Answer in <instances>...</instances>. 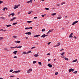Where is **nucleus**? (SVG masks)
Listing matches in <instances>:
<instances>
[{
	"instance_id": "1",
	"label": "nucleus",
	"mask_w": 79,
	"mask_h": 79,
	"mask_svg": "<svg viewBox=\"0 0 79 79\" xmlns=\"http://www.w3.org/2000/svg\"><path fill=\"white\" fill-rule=\"evenodd\" d=\"M74 69H70L69 70V73H71V71L72 72H73V71H74Z\"/></svg>"
},
{
	"instance_id": "2",
	"label": "nucleus",
	"mask_w": 79,
	"mask_h": 79,
	"mask_svg": "<svg viewBox=\"0 0 79 79\" xmlns=\"http://www.w3.org/2000/svg\"><path fill=\"white\" fill-rule=\"evenodd\" d=\"M78 22V21H76L75 22H73L72 24V26H74V24H76V23H77Z\"/></svg>"
},
{
	"instance_id": "3",
	"label": "nucleus",
	"mask_w": 79,
	"mask_h": 79,
	"mask_svg": "<svg viewBox=\"0 0 79 79\" xmlns=\"http://www.w3.org/2000/svg\"><path fill=\"white\" fill-rule=\"evenodd\" d=\"M31 34L32 33L30 32H26V33H25V34L28 35H31Z\"/></svg>"
},
{
	"instance_id": "4",
	"label": "nucleus",
	"mask_w": 79,
	"mask_h": 79,
	"mask_svg": "<svg viewBox=\"0 0 79 79\" xmlns=\"http://www.w3.org/2000/svg\"><path fill=\"white\" fill-rule=\"evenodd\" d=\"M73 34V33H71L69 36V37L70 38H72L73 37V36L72 35Z\"/></svg>"
},
{
	"instance_id": "5",
	"label": "nucleus",
	"mask_w": 79,
	"mask_h": 79,
	"mask_svg": "<svg viewBox=\"0 0 79 79\" xmlns=\"http://www.w3.org/2000/svg\"><path fill=\"white\" fill-rule=\"evenodd\" d=\"M16 17H13L12 19H10V21H13V20H15V19H16Z\"/></svg>"
},
{
	"instance_id": "6",
	"label": "nucleus",
	"mask_w": 79,
	"mask_h": 79,
	"mask_svg": "<svg viewBox=\"0 0 79 79\" xmlns=\"http://www.w3.org/2000/svg\"><path fill=\"white\" fill-rule=\"evenodd\" d=\"M48 66H49L50 68H52V65L51 64H48Z\"/></svg>"
},
{
	"instance_id": "7",
	"label": "nucleus",
	"mask_w": 79,
	"mask_h": 79,
	"mask_svg": "<svg viewBox=\"0 0 79 79\" xmlns=\"http://www.w3.org/2000/svg\"><path fill=\"white\" fill-rule=\"evenodd\" d=\"M32 3V0H31L30 1H28L27 2V3Z\"/></svg>"
},
{
	"instance_id": "8",
	"label": "nucleus",
	"mask_w": 79,
	"mask_h": 79,
	"mask_svg": "<svg viewBox=\"0 0 79 79\" xmlns=\"http://www.w3.org/2000/svg\"><path fill=\"white\" fill-rule=\"evenodd\" d=\"M43 37V38H44L45 37V34H44V35H43L41 36H40V37Z\"/></svg>"
},
{
	"instance_id": "9",
	"label": "nucleus",
	"mask_w": 79,
	"mask_h": 79,
	"mask_svg": "<svg viewBox=\"0 0 79 79\" xmlns=\"http://www.w3.org/2000/svg\"><path fill=\"white\" fill-rule=\"evenodd\" d=\"M14 9H16V8H18V6L16 5H15V6L14 7Z\"/></svg>"
},
{
	"instance_id": "10",
	"label": "nucleus",
	"mask_w": 79,
	"mask_h": 79,
	"mask_svg": "<svg viewBox=\"0 0 79 79\" xmlns=\"http://www.w3.org/2000/svg\"><path fill=\"white\" fill-rule=\"evenodd\" d=\"M15 42H16V43H19L21 42V41H15Z\"/></svg>"
},
{
	"instance_id": "11",
	"label": "nucleus",
	"mask_w": 79,
	"mask_h": 79,
	"mask_svg": "<svg viewBox=\"0 0 79 79\" xmlns=\"http://www.w3.org/2000/svg\"><path fill=\"white\" fill-rule=\"evenodd\" d=\"M17 52H18V51H14V52H13V53H14V54H15V55H16V54L17 53Z\"/></svg>"
},
{
	"instance_id": "12",
	"label": "nucleus",
	"mask_w": 79,
	"mask_h": 79,
	"mask_svg": "<svg viewBox=\"0 0 79 79\" xmlns=\"http://www.w3.org/2000/svg\"><path fill=\"white\" fill-rule=\"evenodd\" d=\"M16 48H21L22 47V46H18V47H17V46H16Z\"/></svg>"
},
{
	"instance_id": "13",
	"label": "nucleus",
	"mask_w": 79,
	"mask_h": 79,
	"mask_svg": "<svg viewBox=\"0 0 79 79\" xmlns=\"http://www.w3.org/2000/svg\"><path fill=\"white\" fill-rule=\"evenodd\" d=\"M77 59H76L75 60H73V61H72V63H74L75 62H76V61H77Z\"/></svg>"
},
{
	"instance_id": "14",
	"label": "nucleus",
	"mask_w": 79,
	"mask_h": 79,
	"mask_svg": "<svg viewBox=\"0 0 79 79\" xmlns=\"http://www.w3.org/2000/svg\"><path fill=\"white\" fill-rule=\"evenodd\" d=\"M40 35H36L35 36H34V37H39V36H40Z\"/></svg>"
},
{
	"instance_id": "15",
	"label": "nucleus",
	"mask_w": 79,
	"mask_h": 79,
	"mask_svg": "<svg viewBox=\"0 0 79 79\" xmlns=\"http://www.w3.org/2000/svg\"><path fill=\"white\" fill-rule=\"evenodd\" d=\"M32 53L31 51H29L28 52H27V54H28V53Z\"/></svg>"
},
{
	"instance_id": "16",
	"label": "nucleus",
	"mask_w": 79,
	"mask_h": 79,
	"mask_svg": "<svg viewBox=\"0 0 79 79\" xmlns=\"http://www.w3.org/2000/svg\"><path fill=\"white\" fill-rule=\"evenodd\" d=\"M64 54H65V52H63L62 53H60V55H62V56H63V55H64Z\"/></svg>"
},
{
	"instance_id": "17",
	"label": "nucleus",
	"mask_w": 79,
	"mask_h": 79,
	"mask_svg": "<svg viewBox=\"0 0 79 79\" xmlns=\"http://www.w3.org/2000/svg\"><path fill=\"white\" fill-rule=\"evenodd\" d=\"M34 56H35V57H37V56H39V55L38 54L34 55Z\"/></svg>"
},
{
	"instance_id": "18",
	"label": "nucleus",
	"mask_w": 79,
	"mask_h": 79,
	"mask_svg": "<svg viewBox=\"0 0 79 79\" xmlns=\"http://www.w3.org/2000/svg\"><path fill=\"white\" fill-rule=\"evenodd\" d=\"M6 26L7 27H10V26H11V25H6Z\"/></svg>"
},
{
	"instance_id": "19",
	"label": "nucleus",
	"mask_w": 79,
	"mask_h": 79,
	"mask_svg": "<svg viewBox=\"0 0 79 79\" xmlns=\"http://www.w3.org/2000/svg\"><path fill=\"white\" fill-rule=\"evenodd\" d=\"M38 64H40V66H42V63H41L40 62H38Z\"/></svg>"
},
{
	"instance_id": "20",
	"label": "nucleus",
	"mask_w": 79,
	"mask_h": 79,
	"mask_svg": "<svg viewBox=\"0 0 79 79\" xmlns=\"http://www.w3.org/2000/svg\"><path fill=\"white\" fill-rule=\"evenodd\" d=\"M56 13H54L53 14H52L51 15L52 16H55V15H56Z\"/></svg>"
},
{
	"instance_id": "21",
	"label": "nucleus",
	"mask_w": 79,
	"mask_h": 79,
	"mask_svg": "<svg viewBox=\"0 0 79 79\" xmlns=\"http://www.w3.org/2000/svg\"><path fill=\"white\" fill-rule=\"evenodd\" d=\"M53 31V29L49 30V32H52Z\"/></svg>"
},
{
	"instance_id": "22",
	"label": "nucleus",
	"mask_w": 79,
	"mask_h": 79,
	"mask_svg": "<svg viewBox=\"0 0 79 79\" xmlns=\"http://www.w3.org/2000/svg\"><path fill=\"white\" fill-rule=\"evenodd\" d=\"M57 18L58 19H60L61 18V17H58Z\"/></svg>"
},
{
	"instance_id": "23",
	"label": "nucleus",
	"mask_w": 79,
	"mask_h": 79,
	"mask_svg": "<svg viewBox=\"0 0 79 79\" xmlns=\"http://www.w3.org/2000/svg\"><path fill=\"white\" fill-rule=\"evenodd\" d=\"M17 24V23H13L12 24L13 25V26H15V25H16Z\"/></svg>"
},
{
	"instance_id": "24",
	"label": "nucleus",
	"mask_w": 79,
	"mask_h": 79,
	"mask_svg": "<svg viewBox=\"0 0 79 79\" xmlns=\"http://www.w3.org/2000/svg\"><path fill=\"white\" fill-rule=\"evenodd\" d=\"M65 60H67V61H68V60H69V59H68L66 57L65 58Z\"/></svg>"
},
{
	"instance_id": "25",
	"label": "nucleus",
	"mask_w": 79,
	"mask_h": 79,
	"mask_svg": "<svg viewBox=\"0 0 79 79\" xmlns=\"http://www.w3.org/2000/svg\"><path fill=\"white\" fill-rule=\"evenodd\" d=\"M27 23H32V21H27Z\"/></svg>"
},
{
	"instance_id": "26",
	"label": "nucleus",
	"mask_w": 79,
	"mask_h": 79,
	"mask_svg": "<svg viewBox=\"0 0 79 79\" xmlns=\"http://www.w3.org/2000/svg\"><path fill=\"white\" fill-rule=\"evenodd\" d=\"M20 72V70H18L17 71H16V73H19Z\"/></svg>"
},
{
	"instance_id": "27",
	"label": "nucleus",
	"mask_w": 79,
	"mask_h": 79,
	"mask_svg": "<svg viewBox=\"0 0 79 79\" xmlns=\"http://www.w3.org/2000/svg\"><path fill=\"white\" fill-rule=\"evenodd\" d=\"M20 72V70H18L17 71H16V73H19Z\"/></svg>"
},
{
	"instance_id": "28",
	"label": "nucleus",
	"mask_w": 79,
	"mask_h": 79,
	"mask_svg": "<svg viewBox=\"0 0 79 79\" xmlns=\"http://www.w3.org/2000/svg\"><path fill=\"white\" fill-rule=\"evenodd\" d=\"M17 47H10V48L12 49V48H16Z\"/></svg>"
},
{
	"instance_id": "29",
	"label": "nucleus",
	"mask_w": 79,
	"mask_h": 79,
	"mask_svg": "<svg viewBox=\"0 0 79 79\" xmlns=\"http://www.w3.org/2000/svg\"><path fill=\"white\" fill-rule=\"evenodd\" d=\"M73 73H74L75 74H77V71H76L75 72H73Z\"/></svg>"
},
{
	"instance_id": "30",
	"label": "nucleus",
	"mask_w": 79,
	"mask_h": 79,
	"mask_svg": "<svg viewBox=\"0 0 79 79\" xmlns=\"http://www.w3.org/2000/svg\"><path fill=\"white\" fill-rule=\"evenodd\" d=\"M45 29H42V32H44V31H45Z\"/></svg>"
},
{
	"instance_id": "31",
	"label": "nucleus",
	"mask_w": 79,
	"mask_h": 79,
	"mask_svg": "<svg viewBox=\"0 0 79 79\" xmlns=\"http://www.w3.org/2000/svg\"><path fill=\"white\" fill-rule=\"evenodd\" d=\"M65 2H62V3H61V5H64V4H65Z\"/></svg>"
},
{
	"instance_id": "32",
	"label": "nucleus",
	"mask_w": 79,
	"mask_h": 79,
	"mask_svg": "<svg viewBox=\"0 0 79 79\" xmlns=\"http://www.w3.org/2000/svg\"><path fill=\"white\" fill-rule=\"evenodd\" d=\"M3 39V38L2 37H0V40H2Z\"/></svg>"
},
{
	"instance_id": "33",
	"label": "nucleus",
	"mask_w": 79,
	"mask_h": 79,
	"mask_svg": "<svg viewBox=\"0 0 79 79\" xmlns=\"http://www.w3.org/2000/svg\"><path fill=\"white\" fill-rule=\"evenodd\" d=\"M36 61H33V64H35V63H36Z\"/></svg>"
},
{
	"instance_id": "34",
	"label": "nucleus",
	"mask_w": 79,
	"mask_h": 79,
	"mask_svg": "<svg viewBox=\"0 0 79 79\" xmlns=\"http://www.w3.org/2000/svg\"><path fill=\"white\" fill-rule=\"evenodd\" d=\"M58 74V73L56 72L55 73V75H57Z\"/></svg>"
},
{
	"instance_id": "35",
	"label": "nucleus",
	"mask_w": 79,
	"mask_h": 79,
	"mask_svg": "<svg viewBox=\"0 0 79 79\" xmlns=\"http://www.w3.org/2000/svg\"><path fill=\"white\" fill-rule=\"evenodd\" d=\"M28 70H29V71L31 72V71H32V69H29Z\"/></svg>"
},
{
	"instance_id": "36",
	"label": "nucleus",
	"mask_w": 79,
	"mask_h": 79,
	"mask_svg": "<svg viewBox=\"0 0 79 79\" xmlns=\"http://www.w3.org/2000/svg\"><path fill=\"white\" fill-rule=\"evenodd\" d=\"M11 15H12V16H13L15 15V14L14 13H12L11 14Z\"/></svg>"
},
{
	"instance_id": "37",
	"label": "nucleus",
	"mask_w": 79,
	"mask_h": 79,
	"mask_svg": "<svg viewBox=\"0 0 79 79\" xmlns=\"http://www.w3.org/2000/svg\"><path fill=\"white\" fill-rule=\"evenodd\" d=\"M13 69H11L10 71V73H11V72H13Z\"/></svg>"
},
{
	"instance_id": "38",
	"label": "nucleus",
	"mask_w": 79,
	"mask_h": 79,
	"mask_svg": "<svg viewBox=\"0 0 79 79\" xmlns=\"http://www.w3.org/2000/svg\"><path fill=\"white\" fill-rule=\"evenodd\" d=\"M25 29H29V27H26Z\"/></svg>"
},
{
	"instance_id": "39",
	"label": "nucleus",
	"mask_w": 79,
	"mask_h": 79,
	"mask_svg": "<svg viewBox=\"0 0 79 79\" xmlns=\"http://www.w3.org/2000/svg\"><path fill=\"white\" fill-rule=\"evenodd\" d=\"M45 10H49V8H46Z\"/></svg>"
},
{
	"instance_id": "40",
	"label": "nucleus",
	"mask_w": 79,
	"mask_h": 79,
	"mask_svg": "<svg viewBox=\"0 0 79 79\" xmlns=\"http://www.w3.org/2000/svg\"><path fill=\"white\" fill-rule=\"evenodd\" d=\"M15 73V74L16 73V71H14V72H12V73Z\"/></svg>"
},
{
	"instance_id": "41",
	"label": "nucleus",
	"mask_w": 79,
	"mask_h": 79,
	"mask_svg": "<svg viewBox=\"0 0 79 79\" xmlns=\"http://www.w3.org/2000/svg\"><path fill=\"white\" fill-rule=\"evenodd\" d=\"M13 37L14 38H16L17 37V36H13Z\"/></svg>"
},
{
	"instance_id": "42",
	"label": "nucleus",
	"mask_w": 79,
	"mask_h": 79,
	"mask_svg": "<svg viewBox=\"0 0 79 79\" xmlns=\"http://www.w3.org/2000/svg\"><path fill=\"white\" fill-rule=\"evenodd\" d=\"M3 2V1H0V5L1 4V3H2Z\"/></svg>"
},
{
	"instance_id": "43",
	"label": "nucleus",
	"mask_w": 79,
	"mask_h": 79,
	"mask_svg": "<svg viewBox=\"0 0 79 79\" xmlns=\"http://www.w3.org/2000/svg\"><path fill=\"white\" fill-rule=\"evenodd\" d=\"M35 47H32L31 48V49H33V48H35Z\"/></svg>"
},
{
	"instance_id": "44",
	"label": "nucleus",
	"mask_w": 79,
	"mask_h": 79,
	"mask_svg": "<svg viewBox=\"0 0 79 79\" xmlns=\"http://www.w3.org/2000/svg\"><path fill=\"white\" fill-rule=\"evenodd\" d=\"M15 77V76H10V77Z\"/></svg>"
},
{
	"instance_id": "45",
	"label": "nucleus",
	"mask_w": 79,
	"mask_h": 79,
	"mask_svg": "<svg viewBox=\"0 0 79 79\" xmlns=\"http://www.w3.org/2000/svg\"><path fill=\"white\" fill-rule=\"evenodd\" d=\"M8 50V48H4L5 50Z\"/></svg>"
},
{
	"instance_id": "46",
	"label": "nucleus",
	"mask_w": 79,
	"mask_h": 79,
	"mask_svg": "<svg viewBox=\"0 0 79 79\" xmlns=\"http://www.w3.org/2000/svg\"><path fill=\"white\" fill-rule=\"evenodd\" d=\"M23 54H27V53H26V52H23Z\"/></svg>"
},
{
	"instance_id": "47",
	"label": "nucleus",
	"mask_w": 79,
	"mask_h": 79,
	"mask_svg": "<svg viewBox=\"0 0 79 79\" xmlns=\"http://www.w3.org/2000/svg\"><path fill=\"white\" fill-rule=\"evenodd\" d=\"M60 45V43H58V44H57V45L58 46H59V45Z\"/></svg>"
},
{
	"instance_id": "48",
	"label": "nucleus",
	"mask_w": 79,
	"mask_h": 79,
	"mask_svg": "<svg viewBox=\"0 0 79 79\" xmlns=\"http://www.w3.org/2000/svg\"><path fill=\"white\" fill-rule=\"evenodd\" d=\"M32 11H31L30 12H29L28 13V14H31V13H32Z\"/></svg>"
},
{
	"instance_id": "49",
	"label": "nucleus",
	"mask_w": 79,
	"mask_h": 79,
	"mask_svg": "<svg viewBox=\"0 0 79 79\" xmlns=\"http://www.w3.org/2000/svg\"><path fill=\"white\" fill-rule=\"evenodd\" d=\"M42 17H44L45 16V15H42Z\"/></svg>"
},
{
	"instance_id": "50",
	"label": "nucleus",
	"mask_w": 79,
	"mask_h": 79,
	"mask_svg": "<svg viewBox=\"0 0 79 79\" xmlns=\"http://www.w3.org/2000/svg\"><path fill=\"white\" fill-rule=\"evenodd\" d=\"M47 55H50V53H48L47 54Z\"/></svg>"
},
{
	"instance_id": "51",
	"label": "nucleus",
	"mask_w": 79,
	"mask_h": 79,
	"mask_svg": "<svg viewBox=\"0 0 79 79\" xmlns=\"http://www.w3.org/2000/svg\"><path fill=\"white\" fill-rule=\"evenodd\" d=\"M34 19H37V17H34Z\"/></svg>"
},
{
	"instance_id": "52",
	"label": "nucleus",
	"mask_w": 79,
	"mask_h": 79,
	"mask_svg": "<svg viewBox=\"0 0 79 79\" xmlns=\"http://www.w3.org/2000/svg\"><path fill=\"white\" fill-rule=\"evenodd\" d=\"M51 43V42H49L48 43V45H50V44Z\"/></svg>"
},
{
	"instance_id": "53",
	"label": "nucleus",
	"mask_w": 79,
	"mask_h": 79,
	"mask_svg": "<svg viewBox=\"0 0 79 79\" xmlns=\"http://www.w3.org/2000/svg\"><path fill=\"white\" fill-rule=\"evenodd\" d=\"M2 10L3 11H5V7L4 8H3Z\"/></svg>"
},
{
	"instance_id": "54",
	"label": "nucleus",
	"mask_w": 79,
	"mask_h": 79,
	"mask_svg": "<svg viewBox=\"0 0 79 79\" xmlns=\"http://www.w3.org/2000/svg\"><path fill=\"white\" fill-rule=\"evenodd\" d=\"M17 58V56H15L14 57V58Z\"/></svg>"
},
{
	"instance_id": "55",
	"label": "nucleus",
	"mask_w": 79,
	"mask_h": 79,
	"mask_svg": "<svg viewBox=\"0 0 79 79\" xmlns=\"http://www.w3.org/2000/svg\"><path fill=\"white\" fill-rule=\"evenodd\" d=\"M5 10H8V8H6V7H5Z\"/></svg>"
},
{
	"instance_id": "56",
	"label": "nucleus",
	"mask_w": 79,
	"mask_h": 79,
	"mask_svg": "<svg viewBox=\"0 0 79 79\" xmlns=\"http://www.w3.org/2000/svg\"><path fill=\"white\" fill-rule=\"evenodd\" d=\"M20 6V5L19 4L17 6H18H18Z\"/></svg>"
},
{
	"instance_id": "57",
	"label": "nucleus",
	"mask_w": 79,
	"mask_h": 79,
	"mask_svg": "<svg viewBox=\"0 0 79 79\" xmlns=\"http://www.w3.org/2000/svg\"><path fill=\"white\" fill-rule=\"evenodd\" d=\"M29 29H32V27H29Z\"/></svg>"
},
{
	"instance_id": "58",
	"label": "nucleus",
	"mask_w": 79,
	"mask_h": 79,
	"mask_svg": "<svg viewBox=\"0 0 79 79\" xmlns=\"http://www.w3.org/2000/svg\"><path fill=\"white\" fill-rule=\"evenodd\" d=\"M30 72L29 70H28L27 71V73H29Z\"/></svg>"
},
{
	"instance_id": "59",
	"label": "nucleus",
	"mask_w": 79,
	"mask_h": 79,
	"mask_svg": "<svg viewBox=\"0 0 79 79\" xmlns=\"http://www.w3.org/2000/svg\"><path fill=\"white\" fill-rule=\"evenodd\" d=\"M73 38H74V39H76V37L74 36Z\"/></svg>"
},
{
	"instance_id": "60",
	"label": "nucleus",
	"mask_w": 79,
	"mask_h": 79,
	"mask_svg": "<svg viewBox=\"0 0 79 79\" xmlns=\"http://www.w3.org/2000/svg\"><path fill=\"white\" fill-rule=\"evenodd\" d=\"M50 60H51V59H50L48 60V61H50Z\"/></svg>"
},
{
	"instance_id": "61",
	"label": "nucleus",
	"mask_w": 79,
	"mask_h": 79,
	"mask_svg": "<svg viewBox=\"0 0 79 79\" xmlns=\"http://www.w3.org/2000/svg\"><path fill=\"white\" fill-rule=\"evenodd\" d=\"M62 50H64V49H62L60 50V51H62Z\"/></svg>"
},
{
	"instance_id": "62",
	"label": "nucleus",
	"mask_w": 79,
	"mask_h": 79,
	"mask_svg": "<svg viewBox=\"0 0 79 79\" xmlns=\"http://www.w3.org/2000/svg\"><path fill=\"white\" fill-rule=\"evenodd\" d=\"M64 17H65V18H67L68 17V16H65Z\"/></svg>"
},
{
	"instance_id": "63",
	"label": "nucleus",
	"mask_w": 79,
	"mask_h": 79,
	"mask_svg": "<svg viewBox=\"0 0 79 79\" xmlns=\"http://www.w3.org/2000/svg\"><path fill=\"white\" fill-rule=\"evenodd\" d=\"M35 44H36V45H39V43H35Z\"/></svg>"
},
{
	"instance_id": "64",
	"label": "nucleus",
	"mask_w": 79,
	"mask_h": 79,
	"mask_svg": "<svg viewBox=\"0 0 79 79\" xmlns=\"http://www.w3.org/2000/svg\"><path fill=\"white\" fill-rule=\"evenodd\" d=\"M56 5H57V6H60V4H57Z\"/></svg>"
}]
</instances>
